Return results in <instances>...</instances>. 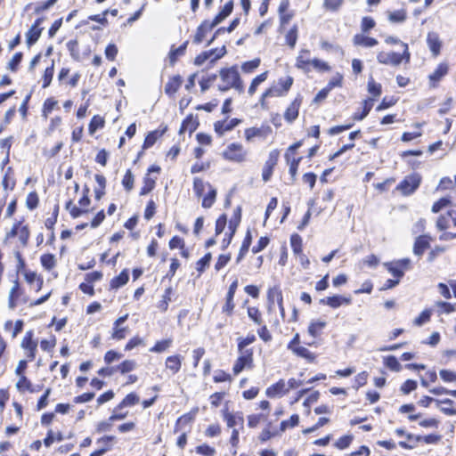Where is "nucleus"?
I'll return each instance as SVG.
<instances>
[{"label":"nucleus","mask_w":456,"mask_h":456,"mask_svg":"<svg viewBox=\"0 0 456 456\" xmlns=\"http://www.w3.org/2000/svg\"><path fill=\"white\" fill-rule=\"evenodd\" d=\"M219 77L221 79V84L218 86L219 91L226 92L232 88L239 94L244 93V84L240 78L237 66L221 69Z\"/></svg>","instance_id":"nucleus-1"},{"label":"nucleus","mask_w":456,"mask_h":456,"mask_svg":"<svg viewBox=\"0 0 456 456\" xmlns=\"http://www.w3.org/2000/svg\"><path fill=\"white\" fill-rule=\"evenodd\" d=\"M28 240V225L24 219L15 222L12 229L6 233L4 241L12 240L17 248H24Z\"/></svg>","instance_id":"nucleus-2"},{"label":"nucleus","mask_w":456,"mask_h":456,"mask_svg":"<svg viewBox=\"0 0 456 456\" xmlns=\"http://www.w3.org/2000/svg\"><path fill=\"white\" fill-rule=\"evenodd\" d=\"M403 53H397L395 52H379L377 54V60L379 63L391 66H398L403 61L406 63L410 62L411 53L409 52L408 45L402 43Z\"/></svg>","instance_id":"nucleus-3"},{"label":"nucleus","mask_w":456,"mask_h":456,"mask_svg":"<svg viewBox=\"0 0 456 456\" xmlns=\"http://www.w3.org/2000/svg\"><path fill=\"white\" fill-rule=\"evenodd\" d=\"M222 155L226 160L241 163L246 160L248 151L241 144L233 142L227 146Z\"/></svg>","instance_id":"nucleus-4"},{"label":"nucleus","mask_w":456,"mask_h":456,"mask_svg":"<svg viewBox=\"0 0 456 456\" xmlns=\"http://www.w3.org/2000/svg\"><path fill=\"white\" fill-rule=\"evenodd\" d=\"M239 354L240 355L232 368L234 375H238L244 369L253 368V350L248 349L247 351H239Z\"/></svg>","instance_id":"nucleus-5"},{"label":"nucleus","mask_w":456,"mask_h":456,"mask_svg":"<svg viewBox=\"0 0 456 456\" xmlns=\"http://www.w3.org/2000/svg\"><path fill=\"white\" fill-rule=\"evenodd\" d=\"M420 181L421 178L418 174L408 175L397 185V189L403 195H410L419 186Z\"/></svg>","instance_id":"nucleus-6"},{"label":"nucleus","mask_w":456,"mask_h":456,"mask_svg":"<svg viewBox=\"0 0 456 456\" xmlns=\"http://www.w3.org/2000/svg\"><path fill=\"white\" fill-rule=\"evenodd\" d=\"M278 156H279V153L275 151L270 152L268 159L265 161L264 168H263V172H262V177L265 182H267L270 180V178L273 175V167L277 164Z\"/></svg>","instance_id":"nucleus-7"},{"label":"nucleus","mask_w":456,"mask_h":456,"mask_svg":"<svg viewBox=\"0 0 456 456\" xmlns=\"http://www.w3.org/2000/svg\"><path fill=\"white\" fill-rule=\"evenodd\" d=\"M216 26L212 21L208 20H204L197 28V31L193 37V43L199 45L203 42L206 35L215 28Z\"/></svg>","instance_id":"nucleus-8"},{"label":"nucleus","mask_w":456,"mask_h":456,"mask_svg":"<svg viewBox=\"0 0 456 456\" xmlns=\"http://www.w3.org/2000/svg\"><path fill=\"white\" fill-rule=\"evenodd\" d=\"M287 393H289V388L283 379H280L277 383L269 387L265 392L266 395L269 397H280Z\"/></svg>","instance_id":"nucleus-9"},{"label":"nucleus","mask_w":456,"mask_h":456,"mask_svg":"<svg viewBox=\"0 0 456 456\" xmlns=\"http://www.w3.org/2000/svg\"><path fill=\"white\" fill-rule=\"evenodd\" d=\"M240 120L238 118H232L229 121H217L215 123V131L220 135H224L226 132L232 130L235 126L240 124Z\"/></svg>","instance_id":"nucleus-10"},{"label":"nucleus","mask_w":456,"mask_h":456,"mask_svg":"<svg viewBox=\"0 0 456 456\" xmlns=\"http://www.w3.org/2000/svg\"><path fill=\"white\" fill-rule=\"evenodd\" d=\"M302 99L300 96L295 98V100L290 103V105L287 108L284 113V118L291 123L293 122L298 116V110L301 105Z\"/></svg>","instance_id":"nucleus-11"},{"label":"nucleus","mask_w":456,"mask_h":456,"mask_svg":"<svg viewBox=\"0 0 456 456\" xmlns=\"http://www.w3.org/2000/svg\"><path fill=\"white\" fill-rule=\"evenodd\" d=\"M24 294L23 289L20 287L18 281H14L9 295V306L14 308L20 301L21 296Z\"/></svg>","instance_id":"nucleus-12"},{"label":"nucleus","mask_w":456,"mask_h":456,"mask_svg":"<svg viewBox=\"0 0 456 456\" xmlns=\"http://www.w3.org/2000/svg\"><path fill=\"white\" fill-rule=\"evenodd\" d=\"M428 45L435 57L438 56L442 47L439 36L435 32H429L427 37Z\"/></svg>","instance_id":"nucleus-13"},{"label":"nucleus","mask_w":456,"mask_h":456,"mask_svg":"<svg viewBox=\"0 0 456 456\" xmlns=\"http://www.w3.org/2000/svg\"><path fill=\"white\" fill-rule=\"evenodd\" d=\"M353 43L354 45H359L365 48H371L379 44L377 39L364 36L363 34L354 35L353 38Z\"/></svg>","instance_id":"nucleus-14"},{"label":"nucleus","mask_w":456,"mask_h":456,"mask_svg":"<svg viewBox=\"0 0 456 456\" xmlns=\"http://www.w3.org/2000/svg\"><path fill=\"white\" fill-rule=\"evenodd\" d=\"M322 304L327 305L332 308H338L342 305H349L351 303V297H345L341 296L328 297L321 300Z\"/></svg>","instance_id":"nucleus-15"},{"label":"nucleus","mask_w":456,"mask_h":456,"mask_svg":"<svg viewBox=\"0 0 456 456\" xmlns=\"http://www.w3.org/2000/svg\"><path fill=\"white\" fill-rule=\"evenodd\" d=\"M310 51L307 49H303L299 52L298 56L296 60V67L305 71L310 70Z\"/></svg>","instance_id":"nucleus-16"},{"label":"nucleus","mask_w":456,"mask_h":456,"mask_svg":"<svg viewBox=\"0 0 456 456\" xmlns=\"http://www.w3.org/2000/svg\"><path fill=\"white\" fill-rule=\"evenodd\" d=\"M198 126L199 122L197 118L192 114H191L187 116L186 118L183 121L179 133L184 134L188 132L190 134H191L197 129Z\"/></svg>","instance_id":"nucleus-17"},{"label":"nucleus","mask_w":456,"mask_h":456,"mask_svg":"<svg viewBox=\"0 0 456 456\" xmlns=\"http://www.w3.org/2000/svg\"><path fill=\"white\" fill-rule=\"evenodd\" d=\"M183 359V356L180 354L168 356L166 359V368L173 374L177 373L181 369Z\"/></svg>","instance_id":"nucleus-18"},{"label":"nucleus","mask_w":456,"mask_h":456,"mask_svg":"<svg viewBox=\"0 0 456 456\" xmlns=\"http://www.w3.org/2000/svg\"><path fill=\"white\" fill-rule=\"evenodd\" d=\"M183 83L182 77L177 75L171 77L165 86V93L170 96L175 94Z\"/></svg>","instance_id":"nucleus-19"},{"label":"nucleus","mask_w":456,"mask_h":456,"mask_svg":"<svg viewBox=\"0 0 456 456\" xmlns=\"http://www.w3.org/2000/svg\"><path fill=\"white\" fill-rule=\"evenodd\" d=\"M429 248V238L427 236H419L413 246V252L416 256H421L425 250Z\"/></svg>","instance_id":"nucleus-20"},{"label":"nucleus","mask_w":456,"mask_h":456,"mask_svg":"<svg viewBox=\"0 0 456 456\" xmlns=\"http://www.w3.org/2000/svg\"><path fill=\"white\" fill-rule=\"evenodd\" d=\"M224 419L229 428H234L235 426H240V428H243L244 418L241 412H237L235 414L225 412Z\"/></svg>","instance_id":"nucleus-21"},{"label":"nucleus","mask_w":456,"mask_h":456,"mask_svg":"<svg viewBox=\"0 0 456 456\" xmlns=\"http://www.w3.org/2000/svg\"><path fill=\"white\" fill-rule=\"evenodd\" d=\"M448 72V66L445 63H440L435 71L429 75V80L433 87L436 86V83L441 80Z\"/></svg>","instance_id":"nucleus-22"},{"label":"nucleus","mask_w":456,"mask_h":456,"mask_svg":"<svg viewBox=\"0 0 456 456\" xmlns=\"http://www.w3.org/2000/svg\"><path fill=\"white\" fill-rule=\"evenodd\" d=\"M233 4L232 2H228L224 4L223 9L216 14V16L212 20L215 26L220 24L224 20H225L232 12Z\"/></svg>","instance_id":"nucleus-23"},{"label":"nucleus","mask_w":456,"mask_h":456,"mask_svg":"<svg viewBox=\"0 0 456 456\" xmlns=\"http://www.w3.org/2000/svg\"><path fill=\"white\" fill-rule=\"evenodd\" d=\"M241 220V207L238 206L233 210V216L229 222V231L231 232V237L236 232L237 227L239 226Z\"/></svg>","instance_id":"nucleus-24"},{"label":"nucleus","mask_w":456,"mask_h":456,"mask_svg":"<svg viewBox=\"0 0 456 456\" xmlns=\"http://www.w3.org/2000/svg\"><path fill=\"white\" fill-rule=\"evenodd\" d=\"M285 159L287 161V164L289 166V174L291 175L292 178L294 179L297 175L298 165L301 161V158H295L294 156H291L290 153L286 152L285 153Z\"/></svg>","instance_id":"nucleus-25"},{"label":"nucleus","mask_w":456,"mask_h":456,"mask_svg":"<svg viewBox=\"0 0 456 456\" xmlns=\"http://www.w3.org/2000/svg\"><path fill=\"white\" fill-rule=\"evenodd\" d=\"M267 297L269 302V309L272 308L275 301L277 303H281L283 300L281 290L280 289L279 287H273L269 289Z\"/></svg>","instance_id":"nucleus-26"},{"label":"nucleus","mask_w":456,"mask_h":456,"mask_svg":"<svg viewBox=\"0 0 456 456\" xmlns=\"http://www.w3.org/2000/svg\"><path fill=\"white\" fill-rule=\"evenodd\" d=\"M129 275L127 270H123L117 277L113 278L110 281L112 289H118L127 283Z\"/></svg>","instance_id":"nucleus-27"},{"label":"nucleus","mask_w":456,"mask_h":456,"mask_svg":"<svg viewBox=\"0 0 456 456\" xmlns=\"http://www.w3.org/2000/svg\"><path fill=\"white\" fill-rule=\"evenodd\" d=\"M345 0H323L322 8L326 12H338L344 4Z\"/></svg>","instance_id":"nucleus-28"},{"label":"nucleus","mask_w":456,"mask_h":456,"mask_svg":"<svg viewBox=\"0 0 456 456\" xmlns=\"http://www.w3.org/2000/svg\"><path fill=\"white\" fill-rule=\"evenodd\" d=\"M208 188V194L203 198L202 207L205 208H209L213 206L216 198V190L210 184L207 183Z\"/></svg>","instance_id":"nucleus-29"},{"label":"nucleus","mask_w":456,"mask_h":456,"mask_svg":"<svg viewBox=\"0 0 456 456\" xmlns=\"http://www.w3.org/2000/svg\"><path fill=\"white\" fill-rule=\"evenodd\" d=\"M267 76H268V71H265V72L261 73L260 75L256 76L252 80V82L248 87V95L252 96L255 94L258 86L267 79Z\"/></svg>","instance_id":"nucleus-30"},{"label":"nucleus","mask_w":456,"mask_h":456,"mask_svg":"<svg viewBox=\"0 0 456 456\" xmlns=\"http://www.w3.org/2000/svg\"><path fill=\"white\" fill-rule=\"evenodd\" d=\"M432 402H436V405L439 406L441 404H445V405H452L453 404V401L451 400V399H444V400H437V399H434L432 397H429L428 395H425L423 396L419 403V405L423 406V407H428L430 403Z\"/></svg>","instance_id":"nucleus-31"},{"label":"nucleus","mask_w":456,"mask_h":456,"mask_svg":"<svg viewBox=\"0 0 456 456\" xmlns=\"http://www.w3.org/2000/svg\"><path fill=\"white\" fill-rule=\"evenodd\" d=\"M157 177H151L149 174L143 178V185L141 189L140 194L146 195L150 193L155 187Z\"/></svg>","instance_id":"nucleus-32"},{"label":"nucleus","mask_w":456,"mask_h":456,"mask_svg":"<svg viewBox=\"0 0 456 456\" xmlns=\"http://www.w3.org/2000/svg\"><path fill=\"white\" fill-rule=\"evenodd\" d=\"M252 240L251 233L249 231L247 232V234L243 240L242 245L240 247L238 257H237V263L240 262V260L245 256L247 252L248 251V248L250 247Z\"/></svg>","instance_id":"nucleus-33"},{"label":"nucleus","mask_w":456,"mask_h":456,"mask_svg":"<svg viewBox=\"0 0 456 456\" xmlns=\"http://www.w3.org/2000/svg\"><path fill=\"white\" fill-rule=\"evenodd\" d=\"M139 396L134 393L128 394L122 402L117 406V410H120L124 407L133 406L139 402Z\"/></svg>","instance_id":"nucleus-34"},{"label":"nucleus","mask_w":456,"mask_h":456,"mask_svg":"<svg viewBox=\"0 0 456 456\" xmlns=\"http://www.w3.org/2000/svg\"><path fill=\"white\" fill-rule=\"evenodd\" d=\"M325 326L326 322L324 321H313L308 327V332L311 336L317 337Z\"/></svg>","instance_id":"nucleus-35"},{"label":"nucleus","mask_w":456,"mask_h":456,"mask_svg":"<svg viewBox=\"0 0 456 456\" xmlns=\"http://www.w3.org/2000/svg\"><path fill=\"white\" fill-rule=\"evenodd\" d=\"M24 322L21 320L16 321L14 324L12 321H7L4 323V329L6 330H11L12 329V337H16L22 330Z\"/></svg>","instance_id":"nucleus-36"},{"label":"nucleus","mask_w":456,"mask_h":456,"mask_svg":"<svg viewBox=\"0 0 456 456\" xmlns=\"http://www.w3.org/2000/svg\"><path fill=\"white\" fill-rule=\"evenodd\" d=\"M172 343V338L158 341L155 346L150 349V351L153 353H163L171 346Z\"/></svg>","instance_id":"nucleus-37"},{"label":"nucleus","mask_w":456,"mask_h":456,"mask_svg":"<svg viewBox=\"0 0 456 456\" xmlns=\"http://www.w3.org/2000/svg\"><path fill=\"white\" fill-rule=\"evenodd\" d=\"M42 20V19H38L35 24L30 27V45L36 43L40 37V34L43 30V28L40 27Z\"/></svg>","instance_id":"nucleus-38"},{"label":"nucleus","mask_w":456,"mask_h":456,"mask_svg":"<svg viewBox=\"0 0 456 456\" xmlns=\"http://www.w3.org/2000/svg\"><path fill=\"white\" fill-rule=\"evenodd\" d=\"M384 364L386 365L387 368H388L389 370H391L393 371L397 372V371H400L402 369L400 362H398L396 357H395L394 355H389V356L384 357Z\"/></svg>","instance_id":"nucleus-39"},{"label":"nucleus","mask_w":456,"mask_h":456,"mask_svg":"<svg viewBox=\"0 0 456 456\" xmlns=\"http://www.w3.org/2000/svg\"><path fill=\"white\" fill-rule=\"evenodd\" d=\"M295 354H297L299 357L305 358L308 362H314L315 359V354L312 352H310L307 348L305 346H297L296 349L292 351Z\"/></svg>","instance_id":"nucleus-40"},{"label":"nucleus","mask_w":456,"mask_h":456,"mask_svg":"<svg viewBox=\"0 0 456 456\" xmlns=\"http://www.w3.org/2000/svg\"><path fill=\"white\" fill-rule=\"evenodd\" d=\"M136 368V362L134 360H126L116 367V370H118L122 374L128 373Z\"/></svg>","instance_id":"nucleus-41"},{"label":"nucleus","mask_w":456,"mask_h":456,"mask_svg":"<svg viewBox=\"0 0 456 456\" xmlns=\"http://www.w3.org/2000/svg\"><path fill=\"white\" fill-rule=\"evenodd\" d=\"M187 45H188V41L184 42L178 48L172 49L170 51L169 59H170V62L172 64L175 63L180 56L184 54Z\"/></svg>","instance_id":"nucleus-42"},{"label":"nucleus","mask_w":456,"mask_h":456,"mask_svg":"<svg viewBox=\"0 0 456 456\" xmlns=\"http://www.w3.org/2000/svg\"><path fill=\"white\" fill-rule=\"evenodd\" d=\"M66 209L69 212L70 216L73 218H77L88 212L87 209L77 208L76 205L73 204L71 200L67 202Z\"/></svg>","instance_id":"nucleus-43"},{"label":"nucleus","mask_w":456,"mask_h":456,"mask_svg":"<svg viewBox=\"0 0 456 456\" xmlns=\"http://www.w3.org/2000/svg\"><path fill=\"white\" fill-rule=\"evenodd\" d=\"M299 417L297 414H293L289 419L283 420L281 423L280 433H283L289 428H294L298 425Z\"/></svg>","instance_id":"nucleus-44"},{"label":"nucleus","mask_w":456,"mask_h":456,"mask_svg":"<svg viewBox=\"0 0 456 456\" xmlns=\"http://www.w3.org/2000/svg\"><path fill=\"white\" fill-rule=\"evenodd\" d=\"M385 266L387 271L396 279L400 281V278L403 276V271L401 269L399 265L395 263H386Z\"/></svg>","instance_id":"nucleus-45"},{"label":"nucleus","mask_w":456,"mask_h":456,"mask_svg":"<svg viewBox=\"0 0 456 456\" xmlns=\"http://www.w3.org/2000/svg\"><path fill=\"white\" fill-rule=\"evenodd\" d=\"M406 19V12L404 10H398L388 12V20L393 23L403 22Z\"/></svg>","instance_id":"nucleus-46"},{"label":"nucleus","mask_w":456,"mask_h":456,"mask_svg":"<svg viewBox=\"0 0 456 456\" xmlns=\"http://www.w3.org/2000/svg\"><path fill=\"white\" fill-rule=\"evenodd\" d=\"M208 183H205L202 179L195 177L193 180V191L197 197L200 198L203 195L205 188L208 187Z\"/></svg>","instance_id":"nucleus-47"},{"label":"nucleus","mask_w":456,"mask_h":456,"mask_svg":"<svg viewBox=\"0 0 456 456\" xmlns=\"http://www.w3.org/2000/svg\"><path fill=\"white\" fill-rule=\"evenodd\" d=\"M290 245L295 255L303 253L302 239L298 234H293L290 238Z\"/></svg>","instance_id":"nucleus-48"},{"label":"nucleus","mask_w":456,"mask_h":456,"mask_svg":"<svg viewBox=\"0 0 456 456\" xmlns=\"http://www.w3.org/2000/svg\"><path fill=\"white\" fill-rule=\"evenodd\" d=\"M297 40V27L294 25L286 34V42L291 47L294 48Z\"/></svg>","instance_id":"nucleus-49"},{"label":"nucleus","mask_w":456,"mask_h":456,"mask_svg":"<svg viewBox=\"0 0 456 456\" xmlns=\"http://www.w3.org/2000/svg\"><path fill=\"white\" fill-rule=\"evenodd\" d=\"M373 106L372 99H368L363 102V110L361 114L355 113L354 115V120H362L363 119L370 111L371 108Z\"/></svg>","instance_id":"nucleus-50"},{"label":"nucleus","mask_w":456,"mask_h":456,"mask_svg":"<svg viewBox=\"0 0 456 456\" xmlns=\"http://www.w3.org/2000/svg\"><path fill=\"white\" fill-rule=\"evenodd\" d=\"M248 317L257 325L263 324V320L261 316V313L256 307H248Z\"/></svg>","instance_id":"nucleus-51"},{"label":"nucleus","mask_w":456,"mask_h":456,"mask_svg":"<svg viewBox=\"0 0 456 456\" xmlns=\"http://www.w3.org/2000/svg\"><path fill=\"white\" fill-rule=\"evenodd\" d=\"M260 65V59L256 58L252 61H246L242 63L241 69L245 73L253 72L258 66Z\"/></svg>","instance_id":"nucleus-52"},{"label":"nucleus","mask_w":456,"mask_h":456,"mask_svg":"<svg viewBox=\"0 0 456 456\" xmlns=\"http://www.w3.org/2000/svg\"><path fill=\"white\" fill-rule=\"evenodd\" d=\"M415 127L418 129L417 131H414V132H405L402 135V141L403 142H410L415 138H418L419 136H421V131L419 130L420 126H421V124L419 123H416L415 125Z\"/></svg>","instance_id":"nucleus-53"},{"label":"nucleus","mask_w":456,"mask_h":456,"mask_svg":"<svg viewBox=\"0 0 456 456\" xmlns=\"http://www.w3.org/2000/svg\"><path fill=\"white\" fill-rule=\"evenodd\" d=\"M134 175L130 169H128L122 180V184L127 191H130L134 187Z\"/></svg>","instance_id":"nucleus-54"},{"label":"nucleus","mask_w":456,"mask_h":456,"mask_svg":"<svg viewBox=\"0 0 456 456\" xmlns=\"http://www.w3.org/2000/svg\"><path fill=\"white\" fill-rule=\"evenodd\" d=\"M216 52V50H209L201 53L195 58L194 64L197 66L202 65L206 61L209 60Z\"/></svg>","instance_id":"nucleus-55"},{"label":"nucleus","mask_w":456,"mask_h":456,"mask_svg":"<svg viewBox=\"0 0 456 456\" xmlns=\"http://www.w3.org/2000/svg\"><path fill=\"white\" fill-rule=\"evenodd\" d=\"M281 435L280 430L279 431H272L270 429V423L268 424V427L262 430V432L259 435V440L261 442H266L267 440L271 439L272 437Z\"/></svg>","instance_id":"nucleus-56"},{"label":"nucleus","mask_w":456,"mask_h":456,"mask_svg":"<svg viewBox=\"0 0 456 456\" xmlns=\"http://www.w3.org/2000/svg\"><path fill=\"white\" fill-rule=\"evenodd\" d=\"M277 84L279 87L282 89V92H284L286 94L293 84V77L290 76H288L284 78L281 77L278 80Z\"/></svg>","instance_id":"nucleus-57"},{"label":"nucleus","mask_w":456,"mask_h":456,"mask_svg":"<svg viewBox=\"0 0 456 456\" xmlns=\"http://www.w3.org/2000/svg\"><path fill=\"white\" fill-rule=\"evenodd\" d=\"M375 25H376V22L371 17L365 16L362 19L361 29L362 32L366 33L369 30H370L371 28H373L375 27Z\"/></svg>","instance_id":"nucleus-58"},{"label":"nucleus","mask_w":456,"mask_h":456,"mask_svg":"<svg viewBox=\"0 0 456 456\" xmlns=\"http://www.w3.org/2000/svg\"><path fill=\"white\" fill-rule=\"evenodd\" d=\"M368 91L375 97H378L381 94V86L380 84L376 83L372 77H370L368 81Z\"/></svg>","instance_id":"nucleus-59"},{"label":"nucleus","mask_w":456,"mask_h":456,"mask_svg":"<svg viewBox=\"0 0 456 456\" xmlns=\"http://www.w3.org/2000/svg\"><path fill=\"white\" fill-rule=\"evenodd\" d=\"M15 180L13 177L9 174V172H6L5 175L3 177L2 185L4 190H13L15 187Z\"/></svg>","instance_id":"nucleus-60"},{"label":"nucleus","mask_w":456,"mask_h":456,"mask_svg":"<svg viewBox=\"0 0 456 456\" xmlns=\"http://www.w3.org/2000/svg\"><path fill=\"white\" fill-rule=\"evenodd\" d=\"M211 261V254L208 253L206 254L201 259H200L196 264V269L197 271L201 273L207 266L209 265V263Z\"/></svg>","instance_id":"nucleus-61"},{"label":"nucleus","mask_w":456,"mask_h":456,"mask_svg":"<svg viewBox=\"0 0 456 456\" xmlns=\"http://www.w3.org/2000/svg\"><path fill=\"white\" fill-rule=\"evenodd\" d=\"M353 441V436L346 435L340 437L336 443L335 446L340 450L347 448Z\"/></svg>","instance_id":"nucleus-62"},{"label":"nucleus","mask_w":456,"mask_h":456,"mask_svg":"<svg viewBox=\"0 0 456 456\" xmlns=\"http://www.w3.org/2000/svg\"><path fill=\"white\" fill-rule=\"evenodd\" d=\"M103 125H104V120L99 116H94L89 124L90 133L91 134L94 133L98 128L102 127Z\"/></svg>","instance_id":"nucleus-63"},{"label":"nucleus","mask_w":456,"mask_h":456,"mask_svg":"<svg viewBox=\"0 0 456 456\" xmlns=\"http://www.w3.org/2000/svg\"><path fill=\"white\" fill-rule=\"evenodd\" d=\"M440 377L444 382H455L456 381V372L448 370H441Z\"/></svg>","instance_id":"nucleus-64"}]
</instances>
